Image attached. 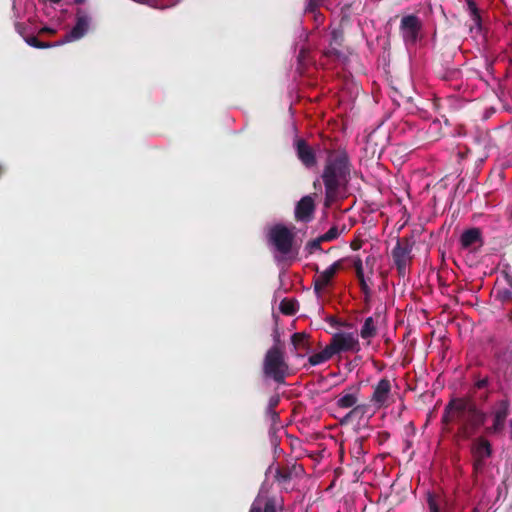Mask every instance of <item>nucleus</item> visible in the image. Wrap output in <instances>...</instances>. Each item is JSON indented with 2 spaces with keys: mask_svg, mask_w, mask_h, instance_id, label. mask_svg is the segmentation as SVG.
Listing matches in <instances>:
<instances>
[{
  "mask_svg": "<svg viewBox=\"0 0 512 512\" xmlns=\"http://www.w3.org/2000/svg\"><path fill=\"white\" fill-rule=\"evenodd\" d=\"M321 178L325 187V204L334 202L350 179L352 163L345 149H328Z\"/></svg>",
  "mask_w": 512,
  "mask_h": 512,
  "instance_id": "1",
  "label": "nucleus"
},
{
  "mask_svg": "<svg viewBox=\"0 0 512 512\" xmlns=\"http://www.w3.org/2000/svg\"><path fill=\"white\" fill-rule=\"evenodd\" d=\"M487 414L472 399L455 398L449 401L442 414V423L457 422L463 438H470L484 425Z\"/></svg>",
  "mask_w": 512,
  "mask_h": 512,
  "instance_id": "2",
  "label": "nucleus"
},
{
  "mask_svg": "<svg viewBox=\"0 0 512 512\" xmlns=\"http://www.w3.org/2000/svg\"><path fill=\"white\" fill-rule=\"evenodd\" d=\"M295 227L289 228L284 224H275L266 233L267 243L279 262L291 264L299 255L300 244L296 240Z\"/></svg>",
  "mask_w": 512,
  "mask_h": 512,
  "instance_id": "3",
  "label": "nucleus"
},
{
  "mask_svg": "<svg viewBox=\"0 0 512 512\" xmlns=\"http://www.w3.org/2000/svg\"><path fill=\"white\" fill-rule=\"evenodd\" d=\"M273 345L266 351L262 360V377L277 385H284L290 375V368L285 359L284 345L277 328L273 330Z\"/></svg>",
  "mask_w": 512,
  "mask_h": 512,
  "instance_id": "4",
  "label": "nucleus"
},
{
  "mask_svg": "<svg viewBox=\"0 0 512 512\" xmlns=\"http://www.w3.org/2000/svg\"><path fill=\"white\" fill-rule=\"evenodd\" d=\"M267 479L265 477L258 491V512H286L284 497L270 492L272 484Z\"/></svg>",
  "mask_w": 512,
  "mask_h": 512,
  "instance_id": "5",
  "label": "nucleus"
},
{
  "mask_svg": "<svg viewBox=\"0 0 512 512\" xmlns=\"http://www.w3.org/2000/svg\"><path fill=\"white\" fill-rule=\"evenodd\" d=\"M360 385H352L343 390L339 395L336 405L342 409L352 408V410L345 416V419L353 418L357 415H363L366 411V405L358 404L360 395Z\"/></svg>",
  "mask_w": 512,
  "mask_h": 512,
  "instance_id": "6",
  "label": "nucleus"
},
{
  "mask_svg": "<svg viewBox=\"0 0 512 512\" xmlns=\"http://www.w3.org/2000/svg\"><path fill=\"white\" fill-rule=\"evenodd\" d=\"M414 241L411 238L403 237L397 240L395 247L392 249L391 255L396 266L399 276L406 275L407 267L412 261V249Z\"/></svg>",
  "mask_w": 512,
  "mask_h": 512,
  "instance_id": "7",
  "label": "nucleus"
},
{
  "mask_svg": "<svg viewBox=\"0 0 512 512\" xmlns=\"http://www.w3.org/2000/svg\"><path fill=\"white\" fill-rule=\"evenodd\" d=\"M333 355L340 354L343 352H354L360 351V344L358 338L350 332H339L335 333L328 344Z\"/></svg>",
  "mask_w": 512,
  "mask_h": 512,
  "instance_id": "8",
  "label": "nucleus"
},
{
  "mask_svg": "<svg viewBox=\"0 0 512 512\" xmlns=\"http://www.w3.org/2000/svg\"><path fill=\"white\" fill-rule=\"evenodd\" d=\"M492 452V445L486 438L480 436L473 440L471 454L473 457V468L476 473L484 469L486 460L491 457Z\"/></svg>",
  "mask_w": 512,
  "mask_h": 512,
  "instance_id": "9",
  "label": "nucleus"
},
{
  "mask_svg": "<svg viewBox=\"0 0 512 512\" xmlns=\"http://www.w3.org/2000/svg\"><path fill=\"white\" fill-rule=\"evenodd\" d=\"M399 30L406 45H414L419 39L422 22L416 15H406L401 18Z\"/></svg>",
  "mask_w": 512,
  "mask_h": 512,
  "instance_id": "10",
  "label": "nucleus"
},
{
  "mask_svg": "<svg viewBox=\"0 0 512 512\" xmlns=\"http://www.w3.org/2000/svg\"><path fill=\"white\" fill-rule=\"evenodd\" d=\"M392 384L388 378H381L374 386L370 402L377 408H386L390 405Z\"/></svg>",
  "mask_w": 512,
  "mask_h": 512,
  "instance_id": "11",
  "label": "nucleus"
},
{
  "mask_svg": "<svg viewBox=\"0 0 512 512\" xmlns=\"http://www.w3.org/2000/svg\"><path fill=\"white\" fill-rule=\"evenodd\" d=\"M510 414V401L508 399L499 400L493 410V424L488 427V433L497 434L503 431L505 422Z\"/></svg>",
  "mask_w": 512,
  "mask_h": 512,
  "instance_id": "12",
  "label": "nucleus"
},
{
  "mask_svg": "<svg viewBox=\"0 0 512 512\" xmlns=\"http://www.w3.org/2000/svg\"><path fill=\"white\" fill-rule=\"evenodd\" d=\"M89 24V17L81 10H78L75 25L61 40L57 41V45H63L81 39L87 33Z\"/></svg>",
  "mask_w": 512,
  "mask_h": 512,
  "instance_id": "13",
  "label": "nucleus"
},
{
  "mask_svg": "<svg viewBox=\"0 0 512 512\" xmlns=\"http://www.w3.org/2000/svg\"><path fill=\"white\" fill-rule=\"evenodd\" d=\"M342 267V260L334 262L324 271H320L319 267L315 265V271L318 274V276L313 280L315 293L319 295L325 289V287L331 283L336 273L342 269Z\"/></svg>",
  "mask_w": 512,
  "mask_h": 512,
  "instance_id": "14",
  "label": "nucleus"
},
{
  "mask_svg": "<svg viewBox=\"0 0 512 512\" xmlns=\"http://www.w3.org/2000/svg\"><path fill=\"white\" fill-rule=\"evenodd\" d=\"M270 474H273V478L278 484H286L293 478L302 477L304 474V468L302 465L297 463H292L291 465H286L284 467H280L279 465L276 466L274 464V469Z\"/></svg>",
  "mask_w": 512,
  "mask_h": 512,
  "instance_id": "15",
  "label": "nucleus"
},
{
  "mask_svg": "<svg viewBox=\"0 0 512 512\" xmlns=\"http://www.w3.org/2000/svg\"><path fill=\"white\" fill-rule=\"evenodd\" d=\"M296 155L300 162L308 169L317 164V157L314 149L303 138H296L294 141Z\"/></svg>",
  "mask_w": 512,
  "mask_h": 512,
  "instance_id": "16",
  "label": "nucleus"
},
{
  "mask_svg": "<svg viewBox=\"0 0 512 512\" xmlns=\"http://www.w3.org/2000/svg\"><path fill=\"white\" fill-rule=\"evenodd\" d=\"M315 211L314 199L307 195L302 197L295 207V219L300 222H310Z\"/></svg>",
  "mask_w": 512,
  "mask_h": 512,
  "instance_id": "17",
  "label": "nucleus"
},
{
  "mask_svg": "<svg viewBox=\"0 0 512 512\" xmlns=\"http://www.w3.org/2000/svg\"><path fill=\"white\" fill-rule=\"evenodd\" d=\"M460 244L463 249H471L473 246L483 245L482 233L479 228H470L465 230L460 236Z\"/></svg>",
  "mask_w": 512,
  "mask_h": 512,
  "instance_id": "18",
  "label": "nucleus"
},
{
  "mask_svg": "<svg viewBox=\"0 0 512 512\" xmlns=\"http://www.w3.org/2000/svg\"><path fill=\"white\" fill-rule=\"evenodd\" d=\"M271 455H267L266 458L262 459L263 464L267 465L265 470V477L268 478L272 470L274 469V464L279 459L280 455L282 454L283 450L279 448L280 440L277 436L271 437Z\"/></svg>",
  "mask_w": 512,
  "mask_h": 512,
  "instance_id": "19",
  "label": "nucleus"
},
{
  "mask_svg": "<svg viewBox=\"0 0 512 512\" xmlns=\"http://www.w3.org/2000/svg\"><path fill=\"white\" fill-rule=\"evenodd\" d=\"M380 317L379 313H375L374 316L367 317L364 321L363 326L360 330V336L362 339L369 340L377 335L376 320Z\"/></svg>",
  "mask_w": 512,
  "mask_h": 512,
  "instance_id": "20",
  "label": "nucleus"
},
{
  "mask_svg": "<svg viewBox=\"0 0 512 512\" xmlns=\"http://www.w3.org/2000/svg\"><path fill=\"white\" fill-rule=\"evenodd\" d=\"M309 339V334L304 332H297L291 336L292 345L297 351L308 352L310 350Z\"/></svg>",
  "mask_w": 512,
  "mask_h": 512,
  "instance_id": "21",
  "label": "nucleus"
},
{
  "mask_svg": "<svg viewBox=\"0 0 512 512\" xmlns=\"http://www.w3.org/2000/svg\"><path fill=\"white\" fill-rule=\"evenodd\" d=\"M279 402L280 398L278 395H274L269 399L265 417L271 426H274L279 420V414L275 411V408L278 406Z\"/></svg>",
  "mask_w": 512,
  "mask_h": 512,
  "instance_id": "22",
  "label": "nucleus"
},
{
  "mask_svg": "<svg viewBox=\"0 0 512 512\" xmlns=\"http://www.w3.org/2000/svg\"><path fill=\"white\" fill-rule=\"evenodd\" d=\"M333 353L327 345L321 352L314 353L308 357V363L310 366L320 365L333 357Z\"/></svg>",
  "mask_w": 512,
  "mask_h": 512,
  "instance_id": "23",
  "label": "nucleus"
},
{
  "mask_svg": "<svg viewBox=\"0 0 512 512\" xmlns=\"http://www.w3.org/2000/svg\"><path fill=\"white\" fill-rule=\"evenodd\" d=\"M299 304L297 300L292 298H284L279 304V310L282 314L293 316L297 313Z\"/></svg>",
  "mask_w": 512,
  "mask_h": 512,
  "instance_id": "24",
  "label": "nucleus"
},
{
  "mask_svg": "<svg viewBox=\"0 0 512 512\" xmlns=\"http://www.w3.org/2000/svg\"><path fill=\"white\" fill-rule=\"evenodd\" d=\"M364 442V437H358L354 440L351 447V454L357 461H360L366 454V450L364 449Z\"/></svg>",
  "mask_w": 512,
  "mask_h": 512,
  "instance_id": "25",
  "label": "nucleus"
},
{
  "mask_svg": "<svg viewBox=\"0 0 512 512\" xmlns=\"http://www.w3.org/2000/svg\"><path fill=\"white\" fill-rule=\"evenodd\" d=\"M25 42L31 46V47H34V48H37V49H46V48H51V47H56L58 46L57 45V42L55 43H50V42H43V41H40L37 37L35 36H27L24 38Z\"/></svg>",
  "mask_w": 512,
  "mask_h": 512,
  "instance_id": "26",
  "label": "nucleus"
},
{
  "mask_svg": "<svg viewBox=\"0 0 512 512\" xmlns=\"http://www.w3.org/2000/svg\"><path fill=\"white\" fill-rule=\"evenodd\" d=\"M466 4L471 19L473 20L475 25L479 26L481 24V15L475 0H466Z\"/></svg>",
  "mask_w": 512,
  "mask_h": 512,
  "instance_id": "27",
  "label": "nucleus"
},
{
  "mask_svg": "<svg viewBox=\"0 0 512 512\" xmlns=\"http://www.w3.org/2000/svg\"><path fill=\"white\" fill-rule=\"evenodd\" d=\"M427 504L429 512H442L439 499L436 495L428 493L427 495Z\"/></svg>",
  "mask_w": 512,
  "mask_h": 512,
  "instance_id": "28",
  "label": "nucleus"
},
{
  "mask_svg": "<svg viewBox=\"0 0 512 512\" xmlns=\"http://www.w3.org/2000/svg\"><path fill=\"white\" fill-rule=\"evenodd\" d=\"M324 241L321 240V237H317L313 240H310L306 243L305 249L309 254H313L315 251H322L321 244Z\"/></svg>",
  "mask_w": 512,
  "mask_h": 512,
  "instance_id": "29",
  "label": "nucleus"
},
{
  "mask_svg": "<svg viewBox=\"0 0 512 512\" xmlns=\"http://www.w3.org/2000/svg\"><path fill=\"white\" fill-rule=\"evenodd\" d=\"M340 235V231L337 226H332L326 233L320 235L321 240L324 242H331L337 239Z\"/></svg>",
  "mask_w": 512,
  "mask_h": 512,
  "instance_id": "30",
  "label": "nucleus"
},
{
  "mask_svg": "<svg viewBox=\"0 0 512 512\" xmlns=\"http://www.w3.org/2000/svg\"><path fill=\"white\" fill-rule=\"evenodd\" d=\"M332 36V43H335L337 45H341L343 41V32L340 30H333L331 33Z\"/></svg>",
  "mask_w": 512,
  "mask_h": 512,
  "instance_id": "31",
  "label": "nucleus"
},
{
  "mask_svg": "<svg viewBox=\"0 0 512 512\" xmlns=\"http://www.w3.org/2000/svg\"><path fill=\"white\" fill-rule=\"evenodd\" d=\"M354 268H355L356 276L358 279L364 277L362 260L360 258H357L354 261Z\"/></svg>",
  "mask_w": 512,
  "mask_h": 512,
  "instance_id": "32",
  "label": "nucleus"
},
{
  "mask_svg": "<svg viewBox=\"0 0 512 512\" xmlns=\"http://www.w3.org/2000/svg\"><path fill=\"white\" fill-rule=\"evenodd\" d=\"M489 384V378L488 377H484V378H481V379H478L476 382H475V387L477 389H483V388H486Z\"/></svg>",
  "mask_w": 512,
  "mask_h": 512,
  "instance_id": "33",
  "label": "nucleus"
},
{
  "mask_svg": "<svg viewBox=\"0 0 512 512\" xmlns=\"http://www.w3.org/2000/svg\"><path fill=\"white\" fill-rule=\"evenodd\" d=\"M390 438V433L387 431L379 432L377 435V440L379 444L385 443Z\"/></svg>",
  "mask_w": 512,
  "mask_h": 512,
  "instance_id": "34",
  "label": "nucleus"
},
{
  "mask_svg": "<svg viewBox=\"0 0 512 512\" xmlns=\"http://www.w3.org/2000/svg\"><path fill=\"white\" fill-rule=\"evenodd\" d=\"M358 281H359V284H360L361 290H362L366 295H367V294H369V292H370V288H369L368 284L366 283L365 278H364V277L359 278V279H358Z\"/></svg>",
  "mask_w": 512,
  "mask_h": 512,
  "instance_id": "35",
  "label": "nucleus"
},
{
  "mask_svg": "<svg viewBox=\"0 0 512 512\" xmlns=\"http://www.w3.org/2000/svg\"><path fill=\"white\" fill-rule=\"evenodd\" d=\"M56 33V30L54 28L44 26L39 30V34H50L53 35Z\"/></svg>",
  "mask_w": 512,
  "mask_h": 512,
  "instance_id": "36",
  "label": "nucleus"
},
{
  "mask_svg": "<svg viewBox=\"0 0 512 512\" xmlns=\"http://www.w3.org/2000/svg\"><path fill=\"white\" fill-rule=\"evenodd\" d=\"M506 213L508 215V219L512 222V205L507 207Z\"/></svg>",
  "mask_w": 512,
  "mask_h": 512,
  "instance_id": "37",
  "label": "nucleus"
},
{
  "mask_svg": "<svg viewBox=\"0 0 512 512\" xmlns=\"http://www.w3.org/2000/svg\"><path fill=\"white\" fill-rule=\"evenodd\" d=\"M350 246H351V248H352L353 250H358V249H360V244H359L358 242H356V241H353V242L351 243V245H350Z\"/></svg>",
  "mask_w": 512,
  "mask_h": 512,
  "instance_id": "38",
  "label": "nucleus"
},
{
  "mask_svg": "<svg viewBox=\"0 0 512 512\" xmlns=\"http://www.w3.org/2000/svg\"><path fill=\"white\" fill-rule=\"evenodd\" d=\"M249 512H256V500L251 504Z\"/></svg>",
  "mask_w": 512,
  "mask_h": 512,
  "instance_id": "39",
  "label": "nucleus"
},
{
  "mask_svg": "<svg viewBox=\"0 0 512 512\" xmlns=\"http://www.w3.org/2000/svg\"><path fill=\"white\" fill-rule=\"evenodd\" d=\"M510 287H512V277H507Z\"/></svg>",
  "mask_w": 512,
  "mask_h": 512,
  "instance_id": "40",
  "label": "nucleus"
},
{
  "mask_svg": "<svg viewBox=\"0 0 512 512\" xmlns=\"http://www.w3.org/2000/svg\"><path fill=\"white\" fill-rule=\"evenodd\" d=\"M85 0H74L75 3L77 4H82Z\"/></svg>",
  "mask_w": 512,
  "mask_h": 512,
  "instance_id": "41",
  "label": "nucleus"
},
{
  "mask_svg": "<svg viewBox=\"0 0 512 512\" xmlns=\"http://www.w3.org/2000/svg\"><path fill=\"white\" fill-rule=\"evenodd\" d=\"M508 318H509L510 321H512V310L509 312Z\"/></svg>",
  "mask_w": 512,
  "mask_h": 512,
  "instance_id": "42",
  "label": "nucleus"
},
{
  "mask_svg": "<svg viewBox=\"0 0 512 512\" xmlns=\"http://www.w3.org/2000/svg\"><path fill=\"white\" fill-rule=\"evenodd\" d=\"M2 172H3V168H2V166L0 165V175L2 174Z\"/></svg>",
  "mask_w": 512,
  "mask_h": 512,
  "instance_id": "43",
  "label": "nucleus"
},
{
  "mask_svg": "<svg viewBox=\"0 0 512 512\" xmlns=\"http://www.w3.org/2000/svg\"><path fill=\"white\" fill-rule=\"evenodd\" d=\"M20 27H21V25H20V24H17V25H16L17 30H19V28H20Z\"/></svg>",
  "mask_w": 512,
  "mask_h": 512,
  "instance_id": "44",
  "label": "nucleus"
}]
</instances>
